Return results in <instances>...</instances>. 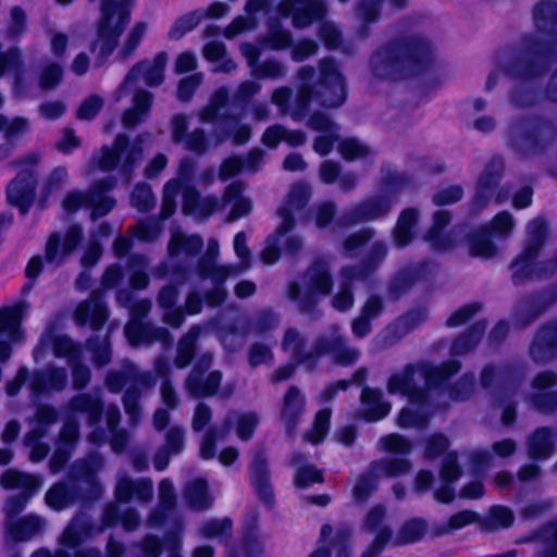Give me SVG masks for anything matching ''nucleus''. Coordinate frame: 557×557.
<instances>
[{
    "label": "nucleus",
    "instance_id": "obj_5",
    "mask_svg": "<svg viewBox=\"0 0 557 557\" xmlns=\"http://www.w3.org/2000/svg\"><path fill=\"white\" fill-rule=\"evenodd\" d=\"M547 232V223L542 218H536L529 223V240L523 250L510 264L513 285L547 278L557 271V249L550 259L544 261L537 260L546 242Z\"/></svg>",
    "mask_w": 557,
    "mask_h": 557
},
{
    "label": "nucleus",
    "instance_id": "obj_46",
    "mask_svg": "<svg viewBox=\"0 0 557 557\" xmlns=\"http://www.w3.org/2000/svg\"><path fill=\"white\" fill-rule=\"evenodd\" d=\"M149 260L145 255L134 253L128 258V287L132 290H144L149 286L150 277L147 272Z\"/></svg>",
    "mask_w": 557,
    "mask_h": 557
},
{
    "label": "nucleus",
    "instance_id": "obj_30",
    "mask_svg": "<svg viewBox=\"0 0 557 557\" xmlns=\"http://www.w3.org/2000/svg\"><path fill=\"white\" fill-rule=\"evenodd\" d=\"M557 433L548 425L535 428L527 437L525 448L532 461L549 459L556 449Z\"/></svg>",
    "mask_w": 557,
    "mask_h": 557
},
{
    "label": "nucleus",
    "instance_id": "obj_3",
    "mask_svg": "<svg viewBox=\"0 0 557 557\" xmlns=\"http://www.w3.org/2000/svg\"><path fill=\"white\" fill-rule=\"evenodd\" d=\"M527 369L522 362L507 361L498 369L494 363L485 364L480 373V384L483 389H491L497 376L495 404L502 408L500 421L503 425L511 428L518 418V401L515 399L522 382L525 379Z\"/></svg>",
    "mask_w": 557,
    "mask_h": 557
},
{
    "label": "nucleus",
    "instance_id": "obj_8",
    "mask_svg": "<svg viewBox=\"0 0 557 557\" xmlns=\"http://www.w3.org/2000/svg\"><path fill=\"white\" fill-rule=\"evenodd\" d=\"M84 240V228L79 223L70 224L64 235L57 231L50 233L46 240L44 256L35 255L28 260L25 268V277L28 281H37L44 271L45 262L63 264L69 257L83 246Z\"/></svg>",
    "mask_w": 557,
    "mask_h": 557
},
{
    "label": "nucleus",
    "instance_id": "obj_55",
    "mask_svg": "<svg viewBox=\"0 0 557 557\" xmlns=\"http://www.w3.org/2000/svg\"><path fill=\"white\" fill-rule=\"evenodd\" d=\"M476 381L473 372L467 371L454 383L446 386V395L448 398L456 403L467 401L471 398L475 391Z\"/></svg>",
    "mask_w": 557,
    "mask_h": 557
},
{
    "label": "nucleus",
    "instance_id": "obj_33",
    "mask_svg": "<svg viewBox=\"0 0 557 557\" xmlns=\"http://www.w3.org/2000/svg\"><path fill=\"white\" fill-rule=\"evenodd\" d=\"M360 401L362 405L360 418L366 422L381 421L392 410V404L384 400L382 391L375 387L364 385L361 391Z\"/></svg>",
    "mask_w": 557,
    "mask_h": 557
},
{
    "label": "nucleus",
    "instance_id": "obj_11",
    "mask_svg": "<svg viewBox=\"0 0 557 557\" xmlns=\"http://www.w3.org/2000/svg\"><path fill=\"white\" fill-rule=\"evenodd\" d=\"M505 169V159L502 154H494L487 160L475 182L474 193L469 202L471 213L482 212L493 199L497 205L508 199L509 191L505 187L499 188Z\"/></svg>",
    "mask_w": 557,
    "mask_h": 557
},
{
    "label": "nucleus",
    "instance_id": "obj_43",
    "mask_svg": "<svg viewBox=\"0 0 557 557\" xmlns=\"http://www.w3.org/2000/svg\"><path fill=\"white\" fill-rule=\"evenodd\" d=\"M203 246V239L199 234L175 233L168 243V255L172 259L182 253L194 258L201 253Z\"/></svg>",
    "mask_w": 557,
    "mask_h": 557
},
{
    "label": "nucleus",
    "instance_id": "obj_28",
    "mask_svg": "<svg viewBox=\"0 0 557 557\" xmlns=\"http://www.w3.org/2000/svg\"><path fill=\"white\" fill-rule=\"evenodd\" d=\"M115 185V180L110 176L97 180L91 184L88 203L91 221H97L108 215L115 208L116 200L109 195Z\"/></svg>",
    "mask_w": 557,
    "mask_h": 557
},
{
    "label": "nucleus",
    "instance_id": "obj_10",
    "mask_svg": "<svg viewBox=\"0 0 557 557\" xmlns=\"http://www.w3.org/2000/svg\"><path fill=\"white\" fill-rule=\"evenodd\" d=\"M307 344H298L294 352V361L297 364H306L310 370H315L319 361L324 356H331L334 363L338 366L354 364L359 355L354 348L347 346V339L341 334L331 337L325 335L318 336L307 351Z\"/></svg>",
    "mask_w": 557,
    "mask_h": 557
},
{
    "label": "nucleus",
    "instance_id": "obj_58",
    "mask_svg": "<svg viewBox=\"0 0 557 557\" xmlns=\"http://www.w3.org/2000/svg\"><path fill=\"white\" fill-rule=\"evenodd\" d=\"M310 198L311 189L306 183L298 182L294 184L285 197L284 205L278 208L277 215L281 218L283 209H288L292 214H294V210H302L309 203Z\"/></svg>",
    "mask_w": 557,
    "mask_h": 557
},
{
    "label": "nucleus",
    "instance_id": "obj_44",
    "mask_svg": "<svg viewBox=\"0 0 557 557\" xmlns=\"http://www.w3.org/2000/svg\"><path fill=\"white\" fill-rule=\"evenodd\" d=\"M200 333L201 327L198 324H194L189 327L187 333L180 338L174 357L176 368L185 369L193 362L197 352V341Z\"/></svg>",
    "mask_w": 557,
    "mask_h": 557
},
{
    "label": "nucleus",
    "instance_id": "obj_37",
    "mask_svg": "<svg viewBox=\"0 0 557 557\" xmlns=\"http://www.w3.org/2000/svg\"><path fill=\"white\" fill-rule=\"evenodd\" d=\"M222 372L220 370L210 371L206 375L188 374L185 379V389L187 394L195 398H208L214 396L222 383Z\"/></svg>",
    "mask_w": 557,
    "mask_h": 557
},
{
    "label": "nucleus",
    "instance_id": "obj_60",
    "mask_svg": "<svg viewBox=\"0 0 557 557\" xmlns=\"http://www.w3.org/2000/svg\"><path fill=\"white\" fill-rule=\"evenodd\" d=\"M412 463L406 457H391L384 458L380 461L371 463L372 469H379L386 478H397L408 473L411 470Z\"/></svg>",
    "mask_w": 557,
    "mask_h": 557
},
{
    "label": "nucleus",
    "instance_id": "obj_23",
    "mask_svg": "<svg viewBox=\"0 0 557 557\" xmlns=\"http://www.w3.org/2000/svg\"><path fill=\"white\" fill-rule=\"evenodd\" d=\"M251 485L261 503L267 507L275 506V494L271 483L269 462L263 451L257 453L249 465Z\"/></svg>",
    "mask_w": 557,
    "mask_h": 557
},
{
    "label": "nucleus",
    "instance_id": "obj_54",
    "mask_svg": "<svg viewBox=\"0 0 557 557\" xmlns=\"http://www.w3.org/2000/svg\"><path fill=\"white\" fill-rule=\"evenodd\" d=\"M480 513L471 509H462L453 513L446 524L436 525L433 530L435 536L445 535L451 531L463 529L470 524L481 522Z\"/></svg>",
    "mask_w": 557,
    "mask_h": 557
},
{
    "label": "nucleus",
    "instance_id": "obj_20",
    "mask_svg": "<svg viewBox=\"0 0 557 557\" xmlns=\"http://www.w3.org/2000/svg\"><path fill=\"white\" fill-rule=\"evenodd\" d=\"M529 356L536 364L557 359V318L542 323L529 346Z\"/></svg>",
    "mask_w": 557,
    "mask_h": 557
},
{
    "label": "nucleus",
    "instance_id": "obj_18",
    "mask_svg": "<svg viewBox=\"0 0 557 557\" xmlns=\"http://www.w3.org/2000/svg\"><path fill=\"white\" fill-rule=\"evenodd\" d=\"M451 220L453 215L448 210H436L433 213L432 224L422 236L433 252L444 253L457 247L458 242L454 232H445Z\"/></svg>",
    "mask_w": 557,
    "mask_h": 557
},
{
    "label": "nucleus",
    "instance_id": "obj_34",
    "mask_svg": "<svg viewBox=\"0 0 557 557\" xmlns=\"http://www.w3.org/2000/svg\"><path fill=\"white\" fill-rule=\"evenodd\" d=\"M289 463L295 467L293 482L297 488L307 490L314 484L324 483V469L309 462L302 451L294 453Z\"/></svg>",
    "mask_w": 557,
    "mask_h": 557
},
{
    "label": "nucleus",
    "instance_id": "obj_53",
    "mask_svg": "<svg viewBox=\"0 0 557 557\" xmlns=\"http://www.w3.org/2000/svg\"><path fill=\"white\" fill-rule=\"evenodd\" d=\"M203 18L205 15L201 9H196L178 16L166 34L168 39L181 40L186 34L193 32Z\"/></svg>",
    "mask_w": 557,
    "mask_h": 557
},
{
    "label": "nucleus",
    "instance_id": "obj_50",
    "mask_svg": "<svg viewBox=\"0 0 557 557\" xmlns=\"http://www.w3.org/2000/svg\"><path fill=\"white\" fill-rule=\"evenodd\" d=\"M85 346L96 368H103L112 361L113 351L109 336L101 338L99 335H90Z\"/></svg>",
    "mask_w": 557,
    "mask_h": 557
},
{
    "label": "nucleus",
    "instance_id": "obj_21",
    "mask_svg": "<svg viewBox=\"0 0 557 557\" xmlns=\"http://www.w3.org/2000/svg\"><path fill=\"white\" fill-rule=\"evenodd\" d=\"M37 181L30 172H20L8 184L7 200L21 215L29 213L36 199Z\"/></svg>",
    "mask_w": 557,
    "mask_h": 557
},
{
    "label": "nucleus",
    "instance_id": "obj_35",
    "mask_svg": "<svg viewBox=\"0 0 557 557\" xmlns=\"http://www.w3.org/2000/svg\"><path fill=\"white\" fill-rule=\"evenodd\" d=\"M532 17L535 30L553 39L557 48V1L540 0L533 8Z\"/></svg>",
    "mask_w": 557,
    "mask_h": 557
},
{
    "label": "nucleus",
    "instance_id": "obj_41",
    "mask_svg": "<svg viewBox=\"0 0 557 557\" xmlns=\"http://www.w3.org/2000/svg\"><path fill=\"white\" fill-rule=\"evenodd\" d=\"M486 329V319L475 321L453 341L450 346V355L463 356L473 351L483 339Z\"/></svg>",
    "mask_w": 557,
    "mask_h": 557
},
{
    "label": "nucleus",
    "instance_id": "obj_24",
    "mask_svg": "<svg viewBox=\"0 0 557 557\" xmlns=\"http://www.w3.org/2000/svg\"><path fill=\"white\" fill-rule=\"evenodd\" d=\"M153 483L149 478L132 479L122 475L114 486V499L119 504H128L133 500L149 503L153 498Z\"/></svg>",
    "mask_w": 557,
    "mask_h": 557
},
{
    "label": "nucleus",
    "instance_id": "obj_39",
    "mask_svg": "<svg viewBox=\"0 0 557 557\" xmlns=\"http://www.w3.org/2000/svg\"><path fill=\"white\" fill-rule=\"evenodd\" d=\"M23 308L21 305L0 307V336H5L14 344L25 341L22 327Z\"/></svg>",
    "mask_w": 557,
    "mask_h": 557
},
{
    "label": "nucleus",
    "instance_id": "obj_17",
    "mask_svg": "<svg viewBox=\"0 0 557 557\" xmlns=\"http://www.w3.org/2000/svg\"><path fill=\"white\" fill-rule=\"evenodd\" d=\"M393 199L389 195H376L361 201L337 220L339 227H350L360 222L373 221L389 213Z\"/></svg>",
    "mask_w": 557,
    "mask_h": 557
},
{
    "label": "nucleus",
    "instance_id": "obj_32",
    "mask_svg": "<svg viewBox=\"0 0 557 557\" xmlns=\"http://www.w3.org/2000/svg\"><path fill=\"white\" fill-rule=\"evenodd\" d=\"M219 210V200L214 196L202 197L196 186L186 184L182 189V213L207 219Z\"/></svg>",
    "mask_w": 557,
    "mask_h": 557
},
{
    "label": "nucleus",
    "instance_id": "obj_42",
    "mask_svg": "<svg viewBox=\"0 0 557 557\" xmlns=\"http://www.w3.org/2000/svg\"><path fill=\"white\" fill-rule=\"evenodd\" d=\"M42 520L36 515L9 520L5 527L8 540L24 542L30 540L42 530Z\"/></svg>",
    "mask_w": 557,
    "mask_h": 557
},
{
    "label": "nucleus",
    "instance_id": "obj_27",
    "mask_svg": "<svg viewBox=\"0 0 557 557\" xmlns=\"http://www.w3.org/2000/svg\"><path fill=\"white\" fill-rule=\"evenodd\" d=\"M96 524L85 515H76L71 519L59 537V546L72 554L96 533Z\"/></svg>",
    "mask_w": 557,
    "mask_h": 557
},
{
    "label": "nucleus",
    "instance_id": "obj_31",
    "mask_svg": "<svg viewBox=\"0 0 557 557\" xmlns=\"http://www.w3.org/2000/svg\"><path fill=\"white\" fill-rule=\"evenodd\" d=\"M45 500L50 508L57 511L78 502H88L86 492L79 484L65 481L53 483L46 492Z\"/></svg>",
    "mask_w": 557,
    "mask_h": 557
},
{
    "label": "nucleus",
    "instance_id": "obj_9",
    "mask_svg": "<svg viewBox=\"0 0 557 557\" xmlns=\"http://www.w3.org/2000/svg\"><path fill=\"white\" fill-rule=\"evenodd\" d=\"M523 54L507 66V73L521 82H532L545 75L557 51L553 39L545 41L530 34L521 38Z\"/></svg>",
    "mask_w": 557,
    "mask_h": 557
},
{
    "label": "nucleus",
    "instance_id": "obj_57",
    "mask_svg": "<svg viewBox=\"0 0 557 557\" xmlns=\"http://www.w3.org/2000/svg\"><path fill=\"white\" fill-rule=\"evenodd\" d=\"M231 428L232 421L230 418H226L223 421L222 429H219L218 426H211L206 432L201 440L199 449V456L201 459L210 460L216 456V443L226 434V432L230 431Z\"/></svg>",
    "mask_w": 557,
    "mask_h": 557
},
{
    "label": "nucleus",
    "instance_id": "obj_51",
    "mask_svg": "<svg viewBox=\"0 0 557 557\" xmlns=\"http://www.w3.org/2000/svg\"><path fill=\"white\" fill-rule=\"evenodd\" d=\"M417 374L416 362L406 363L401 372L393 373L388 376L386 382V389L389 395H401L408 394V391L416 382L414 376Z\"/></svg>",
    "mask_w": 557,
    "mask_h": 557
},
{
    "label": "nucleus",
    "instance_id": "obj_52",
    "mask_svg": "<svg viewBox=\"0 0 557 557\" xmlns=\"http://www.w3.org/2000/svg\"><path fill=\"white\" fill-rule=\"evenodd\" d=\"M429 524L424 518L413 517L406 520L399 528L397 535V545H407L418 543L423 540L428 533Z\"/></svg>",
    "mask_w": 557,
    "mask_h": 557
},
{
    "label": "nucleus",
    "instance_id": "obj_36",
    "mask_svg": "<svg viewBox=\"0 0 557 557\" xmlns=\"http://www.w3.org/2000/svg\"><path fill=\"white\" fill-rule=\"evenodd\" d=\"M70 478L72 483H84L87 485L88 488L85 492L88 502L97 500L101 497L103 488L94 461L84 459L76 462L70 471Z\"/></svg>",
    "mask_w": 557,
    "mask_h": 557
},
{
    "label": "nucleus",
    "instance_id": "obj_64",
    "mask_svg": "<svg viewBox=\"0 0 557 557\" xmlns=\"http://www.w3.org/2000/svg\"><path fill=\"white\" fill-rule=\"evenodd\" d=\"M428 309L425 307H417L403 313L395 322L401 334H408L421 326L428 320Z\"/></svg>",
    "mask_w": 557,
    "mask_h": 557
},
{
    "label": "nucleus",
    "instance_id": "obj_16",
    "mask_svg": "<svg viewBox=\"0 0 557 557\" xmlns=\"http://www.w3.org/2000/svg\"><path fill=\"white\" fill-rule=\"evenodd\" d=\"M417 373L423 380V384L432 392H444L448 386L450 380L456 376L462 363L458 359L449 358L437 364L431 363L426 360L416 361Z\"/></svg>",
    "mask_w": 557,
    "mask_h": 557
},
{
    "label": "nucleus",
    "instance_id": "obj_56",
    "mask_svg": "<svg viewBox=\"0 0 557 557\" xmlns=\"http://www.w3.org/2000/svg\"><path fill=\"white\" fill-rule=\"evenodd\" d=\"M51 349L57 358H67L69 363L82 358V347L66 334H51L49 336Z\"/></svg>",
    "mask_w": 557,
    "mask_h": 557
},
{
    "label": "nucleus",
    "instance_id": "obj_15",
    "mask_svg": "<svg viewBox=\"0 0 557 557\" xmlns=\"http://www.w3.org/2000/svg\"><path fill=\"white\" fill-rule=\"evenodd\" d=\"M433 264L424 259L413 265L399 269L387 284V295L391 300H399L408 294L416 284L426 283L432 277Z\"/></svg>",
    "mask_w": 557,
    "mask_h": 557
},
{
    "label": "nucleus",
    "instance_id": "obj_40",
    "mask_svg": "<svg viewBox=\"0 0 557 557\" xmlns=\"http://www.w3.org/2000/svg\"><path fill=\"white\" fill-rule=\"evenodd\" d=\"M186 506L194 511H206L213 505L209 483L205 478H196L186 483L183 490Z\"/></svg>",
    "mask_w": 557,
    "mask_h": 557
},
{
    "label": "nucleus",
    "instance_id": "obj_61",
    "mask_svg": "<svg viewBox=\"0 0 557 557\" xmlns=\"http://www.w3.org/2000/svg\"><path fill=\"white\" fill-rule=\"evenodd\" d=\"M487 529H507L515 522L513 511L504 505H493L488 510V517L481 520Z\"/></svg>",
    "mask_w": 557,
    "mask_h": 557
},
{
    "label": "nucleus",
    "instance_id": "obj_2",
    "mask_svg": "<svg viewBox=\"0 0 557 557\" xmlns=\"http://www.w3.org/2000/svg\"><path fill=\"white\" fill-rule=\"evenodd\" d=\"M346 99L347 86L344 74L334 58L324 57L319 61L318 90L298 87L290 116L296 122H302L310 113L312 100L322 108L334 109L344 104Z\"/></svg>",
    "mask_w": 557,
    "mask_h": 557
},
{
    "label": "nucleus",
    "instance_id": "obj_45",
    "mask_svg": "<svg viewBox=\"0 0 557 557\" xmlns=\"http://www.w3.org/2000/svg\"><path fill=\"white\" fill-rule=\"evenodd\" d=\"M0 484L5 490H15L38 492L41 486L40 479L32 473H26L17 469H8L0 475Z\"/></svg>",
    "mask_w": 557,
    "mask_h": 557
},
{
    "label": "nucleus",
    "instance_id": "obj_47",
    "mask_svg": "<svg viewBox=\"0 0 557 557\" xmlns=\"http://www.w3.org/2000/svg\"><path fill=\"white\" fill-rule=\"evenodd\" d=\"M332 409L321 408L313 418L310 428L304 434V440L313 445H321L327 437L331 430Z\"/></svg>",
    "mask_w": 557,
    "mask_h": 557
},
{
    "label": "nucleus",
    "instance_id": "obj_19",
    "mask_svg": "<svg viewBox=\"0 0 557 557\" xmlns=\"http://www.w3.org/2000/svg\"><path fill=\"white\" fill-rule=\"evenodd\" d=\"M69 408L76 413L86 414L89 426H96L90 434L92 443H99L104 438V430L100 428L104 414V401L89 393L74 395L69 401Z\"/></svg>",
    "mask_w": 557,
    "mask_h": 557
},
{
    "label": "nucleus",
    "instance_id": "obj_62",
    "mask_svg": "<svg viewBox=\"0 0 557 557\" xmlns=\"http://www.w3.org/2000/svg\"><path fill=\"white\" fill-rule=\"evenodd\" d=\"M381 174V188L385 195H389L392 198L394 193L411 184V178L407 174L393 171L388 164L382 166Z\"/></svg>",
    "mask_w": 557,
    "mask_h": 557
},
{
    "label": "nucleus",
    "instance_id": "obj_48",
    "mask_svg": "<svg viewBox=\"0 0 557 557\" xmlns=\"http://www.w3.org/2000/svg\"><path fill=\"white\" fill-rule=\"evenodd\" d=\"M494 237L485 226L472 231L467 236L470 255L473 257L492 258L497 253V247L492 240Z\"/></svg>",
    "mask_w": 557,
    "mask_h": 557
},
{
    "label": "nucleus",
    "instance_id": "obj_6",
    "mask_svg": "<svg viewBox=\"0 0 557 557\" xmlns=\"http://www.w3.org/2000/svg\"><path fill=\"white\" fill-rule=\"evenodd\" d=\"M156 383L157 376L152 372L140 371L137 364L129 359L123 360L120 369H111L104 375V386L110 393L123 392L124 411L134 422L141 417L143 391L152 388Z\"/></svg>",
    "mask_w": 557,
    "mask_h": 557
},
{
    "label": "nucleus",
    "instance_id": "obj_29",
    "mask_svg": "<svg viewBox=\"0 0 557 557\" xmlns=\"http://www.w3.org/2000/svg\"><path fill=\"white\" fill-rule=\"evenodd\" d=\"M297 220L288 209L281 212V223L274 232L267 237L265 246L260 253V259L264 264H274L282 256V239L296 227Z\"/></svg>",
    "mask_w": 557,
    "mask_h": 557
},
{
    "label": "nucleus",
    "instance_id": "obj_1",
    "mask_svg": "<svg viewBox=\"0 0 557 557\" xmlns=\"http://www.w3.org/2000/svg\"><path fill=\"white\" fill-rule=\"evenodd\" d=\"M433 63L432 44L417 34L393 37L375 49L369 58L372 75L391 82L419 77L429 72Z\"/></svg>",
    "mask_w": 557,
    "mask_h": 557
},
{
    "label": "nucleus",
    "instance_id": "obj_14",
    "mask_svg": "<svg viewBox=\"0 0 557 557\" xmlns=\"http://www.w3.org/2000/svg\"><path fill=\"white\" fill-rule=\"evenodd\" d=\"M557 302V284L524 296L515 311V322L525 329Z\"/></svg>",
    "mask_w": 557,
    "mask_h": 557
},
{
    "label": "nucleus",
    "instance_id": "obj_49",
    "mask_svg": "<svg viewBox=\"0 0 557 557\" xmlns=\"http://www.w3.org/2000/svg\"><path fill=\"white\" fill-rule=\"evenodd\" d=\"M261 84L255 79H246L239 83L233 92L231 104L237 109L240 117L249 110L252 99L261 91Z\"/></svg>",
    "mask_w": 557,
    "mask_h": 557
},
{
    "label": "nucleus",
    "instance_id": "obj_63",
    "mask_svg": "<svg viewBox=\"0 0 557 557\" xmlns=\"http://www.w3.org/2000/svg\"><path fill=\"white\" fill-rule=\"evenodd\" d=\"M163 232L160 220L148 218L137 222L133 227L132 235L143 243H153L159 239Z\"/></svg>",
    "mask_w": 557,
    "mask_h": 557
},
{
    "label": "nucleus",
    "instance_id": "obj_7",
    "mask_svg": "<svg viewBox=\"0 0 557 557\" xmlns=\"http://www.w3.org/2000/svg\"><path fill=\"white\" fill-rule=\"evenodd\" d=\"M132 20V7L125 0H102L100 14L95 24L96 39L90 44L95 51L99 45L96 65L102 66L120 44L121 36Z\"/></svg>",
    "mask_w": 557,
    "mask_h": 557
},
{
    "label": "nucleus",
    "instance_id": "obj_13",
    "mask_svg": "<svg viewBox=\"0 0 557 557\" xmlns=\"http://www.w3.org/2000/svg\"><path fill=\"white\" fill-rule=\"evenodd\" d=\"M304 281L307 288L302 308L305 310H317L321 298L331 295L334 287V278L331 265L322 257H315L304 273Z\"/></svg>",
    "mask_w": 557,
    "mask_h": 557
},
{
    "label": "nucleus",
    "instance_id": "obj_38",
    "mask_svg": "<svg viewBox=\"0 0 557 557\" xmlns=\"http://www.w3.org/2000/svg\"><path fill=\"white\" fill-rule=\"evenodd\" d=\"M418 222L419 211L413 207L405 208L399 213L392 232L393 243L396 248L404 249L413 242Z\"/></svg>",
    "mask_w": 557,
    "mask_h": 557
},
{
    "label": "nucleus",
    "instance_id": "obj_26",
    "mask_svg": "<svg viewBox=\"0 0 557 557\" xmlns=\"http://www.w3.org/2000/svg\"><path fill=\"white\" fill-rule=\"evenodd\" d=\"M306 410V397L300 388L290 385L282 399L280 417L288 437H294Z\"/></svg>",
    "mask_w": 557,
    "mask_h": 557
},
{
    "label": "nucleus",
    "instance_id": "obj_25",
    "mask_svg": "<svg viewBox=\"0 0 557 557\" xmlns=\"http://www.w3.org/2000/svg\"><path fill=\"white\" fill-rule=\"evenodd\" d=\"M168 61L165 51L158 52L152 63L146 60L135 63L126 74L123 85L128 86L134 84L140 77H144L146 84L150 87L160 86L164 81V72Z\"/></svg>",
    "mask_w": 557,
    "mask_h": 557
},
{
    "label": "nucleus",
    "instance_id": "obj_59",
    "mask_svg": "<svg viewBox=\"0 0 557 557\" xmlns=\"http://www.w3.org/2000/svg\"><path fill=\"white\" fill-rule=\"evenodd\" d=\"M382 450L399 457L408 456L413 449V442L399 433H389L380 438Z\"/></svg>",
    "mask_w": 557,
    "mask_h": 557
},
{
    "label": "nucleus",
    "instance_id": "obj_22",
    "mask_svg": "<svg viewBox=\"0 0 557 557\" xmlns=\"http://www.w3.org/2000/svg\"><path fill=\"white\" fill-rule=\"evenodd\" d=\"M110 317L109 308L100 294L92 293L90 297L77 304L73 318L78 326H89L94 332L101 331Z\"/></svg>",
    "mask_w": 557,
    "mask_h": 557
},
{
    "label": "nucleus",
    "instance_id": "obj_4",
    "mask_svg": "<svg viewBox=\"0 0 557 557\" xmlns=\"http://www.w3.org/2000/svg\"><path fill=\"white\" fill-rule=\"evenodd\" d=\"M557 133L553 120L540 113L519 114L506 131L508 145L523 157L541 156L553 144Z\"/></svg>",
    "mask_w": 557,
    "mask_h": 557
},
{
    "label": "nucleus",
    "instance_id": "obj_12",
    "mask_svg": "<svg viewBox=\"0 0 557 557\" xmlns=\"http://www.w3.org/2000/svg\"><path fill=\"white\" fill-rule=\"evenodd\" d=\"M141 154L140 143H132L128 135L119 134L115 136L112 146L103 145L101 147L97 165L103 172H111L121 164V175L129 181Z\"/></svg>",
    "mask_w": 557,
    "mask_h": 557
}]
</instances>
